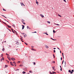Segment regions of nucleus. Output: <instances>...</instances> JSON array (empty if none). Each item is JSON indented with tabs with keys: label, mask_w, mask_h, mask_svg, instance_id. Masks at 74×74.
I'll return each instance as SVG.
<instances>
[{
	"label": "nucleus",
	"mask_w": 74,
	"mask_h": 74,
	"mask_svg": "<svg viewBox=\"0 0 74 74\" xmlns=\"http://www.w3.org/2000/svg\"><path fill=\"white\" fill-rule=\"evenodd\" d=\"M2 22L3 23H4V24H5V25H6L8 27H9V28H11V26H10L9 25H7V24H6L5 23L3 22V21H2Z\"/></svg>",
	"instance_id": "f257e3e1"
},
{
	"label": "nucleus",
	"mask_w": 74,
	"mask_h": 74,
	"mask_svg": "<svg viewBox=\"0 0 74 74\" xmlns=\"http://www.w3.org/2000/svg\"><path fill=\"white\" fill-rule=\"evenodd\" d=\"M11 59L13 61H14V60H15V58H11Z\"/></svg>",
	"instance_id": "f03ea898"
},
{
	"label": "nucleus",
	"mask_w": 74,
	"mask_h": 74,
	"mask_svg": "<svg viewBox=\"0 0 74 74\" xmlns=\"http://www.w3.org/2000/svg\"><path fill=\"white\" fill-rule=\"evenodd\" d=\"M7 58L9 59V60L10 61H11V58H10V57L8 56Z\"/></svg>",
	"instance_id": "7ed1b4c3"
},
{
	"label": "nucleus",
	"mask_w": 74,
	"mask_h": 74,
	"mask_svg": "<svg viewBox=\"0 0 74 74\" xmlns=\"http://www.w3.org/2000/svg\"><path fill=\"white\" fill-rule=\"evenodd\" d=\"M22 30H23V29H24V28H25V25H22Z\"/></svg>",
	"instance_id": "20e7f679"
},
{
	"label": "nucleus",
	"mask_w": 74,
	"mask_h": 74,
	"mask_svg": "<svg viewBox=\"0 0 74 74\" xmlns=\"http://www.w3.org/2000/svg\"><path fill=\"white\" fill-rule=\"evenodd\" d=\"M10 65H11V66H14V64L12 63V62H10Z\"/></svg>",
	"instance_id": "39448f33"
},
{
	"label": "nucleus",
	"mask_w": 74,
	"mask_h": 74,
	"mask_svg": "<svg viewBox=\"0 0 74 74\" xmlns=\"http://www.w3.org/2000/svg\"><path fill=\"white\" fill-rule=\"evenodd\" d=\"M40 16H41L42 18H44V16L42 14H40Z\"/></svg>",
	"instance_id": "423d86ee"
},
{
	"label": "nucleus",
	"mask_w": 74,
	"mask_h": 74,
	"mask_svg": "<svg viewBox=\"0 0 74 74\" xmlns=\"http://www.w3.org/2000/svg\"><path fill=\"white\" fill-rule=\"evenodd\" d=\"M45 45V47L47 48V49H48V48H49V47H48V46Z\"/></svg>",
	"instance_id": "0eeeda50"
},
{
	"label": "nucleus",
	"mask_w": 74,
	"mask_h": 74,
	"mask_svg": "<svg viewBox=\"0 0 74 74\" xmlns=\"http://www.w3.org/2000/svg\"><path fill=\"white\" fill-rule=\"evenodd\" d=\"M23 36L25 38L26 37H27V35L26 34H25V35H23Z\"/></svg>",
	"instance_id": "6e6552de"
},
{
	"label": "nucleus",
	"mask_w": 74,
	"mask_h": 74,
	"mask_svg": "<svg viewBox=\"0 0 74 74\" xmlns=\"http://www.w3.org/2000/svg\"><path fill=\"white\" fill-rule=\"evenodd\" d=\"M22 23H23L24 25H26V23L23 21H22Z\"/></svg>",
	"instance_id": "1a4fd4ad"
},
{
	"label": "nucleus",
	"mask_w": 74,
	"mask_h": 74,
	"mask_svg": "<svg viewBox=\"0 0 74 74\" xmlns=\"http://www.w3.org/2000/svg\"><path fill=\"white\" fill-rule=\"evenodd\" d=\"M32 51H36V50L35 49H34L33 48H32Z\"/></svg>",
	"instance_id": "9d476101"
},
{
	"label": "nucleus",
	"mask_w": 74,
	"mask_h": 74,
	"mask_svg": "<svg viewBox=\"0 0 74 74\" xmlns=\"http://www.w3.org/2000/svg\"><path fill=\"white\" fill-rule=\"evenodd\" d=\"M21 6H23V3H21Z\"/></svg>",
	"instance_id": "9b49d317"
},
{
	"label": "nucleus",
	"mask_w": 74,
	"mask_h": 74,
	"mask_svg": "<svg viewBox=\"0 0 74 74\" xmlns=\"http://www.w3.org/2000/svg\"><path fill=\"white\" fill-rule=\"evenodd\" d=\"M8 66V65H5V68H7V67Z\"/></svg>",
	"instance_id": "f8f14e48"
},
{
	"label": "nucleus",
	"mask_w": 74,
	"mask_h": 74,
	"mask_svg": "<svg viewBox=\"0 0 74 74\" xmlns=\"http://www.w3.org/2000/svg\"><path fill=\"white\" fill-rule=\"evenodd\" d=\"M23 74H26V72L25 71H23L22 72Z\"/></svg>",
	"instance_id": "ddd939ff"
},
{
	"label": "nucleus",
	"mask_w": 74,
	"mask_h": 74,
	"mask_svg": "<svg viewBox=\"0 0 74 74\" xmlns=\"http://www.w3.org/2000/svg\"><path fill=\"white\" fill-rule=\"evenodd\" d=\"M52 73H53V74H55H55H56V73L54 71H53Z\"/></svg>",
	"instance_id": "4468645a"
},
{
	"label": "nucleus",
	"mask_w": 74,
	"mask_h": 74,
	"mask_svg": "<svg viewBox=\"0 0 74 74\" xmlns=\"http://www.w3.org/2000/svg\"><path fill=\"white\" fill-rule=\"evenodd\" d=\"M36 3L37 4H38V1H37V0H36Z\"/></svg>",
	"instance_id": "2eb2a0df"
},
{
	"label": "nucleus",
	"mask_w": 74,
	"mask_h": 74,
	"mask_svg": "<svg viewBox=\"0 0 74 74\" xmlns=\"http://www.w3.org/2000/svg\"><path fill=\"white\" fill-rule=\"evenodd\" d=\"M19 42H17L16 43V44H17V45H19Z\"/></svg>",
	"instance_id": "dca6fc26"
},
{
	"label": "nucleus",
	"mask_w": 74,
	"mask_h": 74,
	"mask_svg": "<svg viewBox=\"0 0 74 74\" xmlns=\"http://www.w3.org/2000/svg\"><path fill=\"white\" fill-rule=\"evenodd\" d=\"M6 29H8V30H9V31H10V32H11V30H10V29H8V28L6 27Z\"/></svg>",
	"instance_id": "f3484780"
},
{
	"label": "nucleus",
	"mask_w": 74,
	"mask_h": 74,
	"mask_svg": "<svg viewBox=\"0 0 74 74\" xmlns=\"http://www.w3.org/2000/svg\"><path fill=\"white\" fill-rule=\"evenodd\" d=\"M14 32H15V33H16V34H18V33H17V32H16V31L15 30H14Z\"/></svg>",
	"instance_id": "a211bd4d"
},
{
	"label": "nucleus",
	"mask_w": 74,
	"mask_h": 74,
	"mask_svg": "<svg viewBox=\"0 0 74 74\" xmlns=\"http://www.w3.org/2000/svg\"><path fill=\"white\" fill-rule=\"evenodd\" d=\"M13 63H14V64H16V62H13Z\"/></svg>",
	"instance_id": "6ab92c4d"
},
{
	"label": "nucleus",
	"mask_w": 74,
	"mask_h": 74,
	"mask_svg": "<svg viewBox=\"0 0 74 74\" xmlns=\"http://www.w3.org/2000/svg\"><path fill=\"white\" fill-rule=\"evenodd\" d=\"M55 66H52V68L53 70H54V69H55L54 68H55Z\"/></svg>",
	"instance_id": "aec40b11"
},
{
	"label": "nucleus",
	"mask_w": 74,
	"mask_h": 74,
	"mask_svg": "<svg viewBox=\"0 0 74 74\" xmlns=\"http://www.w3.org/2000/svg\"><path fill=\"white\" fill-rule=\"evenodd\" d=\"M1 16H3V17H4V18H7L3 15H1Z\"/></svg>",
	"instance_id": "412c9836"
},
{
	"label": "nucleus",
	"mask_w": 74,
	"mask_h": 74,
	"mask_svg": "<svg viewBox=\"0 0 74 74\" xmlns=\"http://www.w3.org/2000/svg\"><path fill=\"white\" fill-rule=\"evenodd\" d=\"M5 50V49H4V48L3 47V49H2V51H4Z\"/></svg>",
	"instance_id": "4be33fe9"
},
{
	"label": "nucleus",
	"mask_w": 74,
	"mask_h": 74,
	"mask_svg": "<svg viewBox=\"0 0 74 74\" xmlns=\"http://www.w3.org/2000/svg\"><path fill=\"white\" fill-rule=\"evenodd\" d=\"M47 23H49V24H50L51 23V22L49 21H47Z\"/></svg>",
	"instance_id": "5701e85b"
},
{
	"label": "nucleus",
	"mask_w": 74,
	"mask_h": 74,
	"mask_svg": "<svg viewBox=\"0 0 74 74\" xmlns=\"http://www.w3.org/2000/svg\"><path fill=\"white\" fill-rule=\"evenodd\" d=\"M3 11H6V10L5 9H4V8H3Z\"/></svg>",
	"instance_id": "b1692460"
},
{
	"label": "nucleus",
	"mask_w": 74,
	"mask_h": 74,
	"mask_svg": "<svg viewBox=\"0 0 74 74\" xmlns=\"http://www.w3.org/2000/svg\"><path fill=\"white\" fill-rule=\"evenodd\" d=\"M71 71L70 70H69V71H68L69 73H71Z\"/></svg>",
	"instance_id": "393cba45"
},
{
	"label": "nucleus",
	"mask_w": 74,
	"mask_h": 74,
	"mask_svg": "<svg viewBox=\"0 0 74 74\" xmlns=\"http://www.w3.org/2000/svg\"><path fill=\"white\" fill-rule=\"evenodd\" d=\"M53 33H55V30H53Z\"/></svg>",
	"instance_id": "a878e982"
},
{
	"label": "nucleus",
	"mask_w": 74,
	"mask_h": 74,
	"mask_svg": "<svg viewBox=\"0 0 74 74\" xmlns=\"http://www.w3.org/2000/svg\"><path fill=\"white\" fill-rule=\"evenodd\" d=\"M24 43L26 45H27L28 44H27V43H26V42H25Z\"/></svg>",
	"instance_id": "bb28decb"
},
{
	"label": "nucleus",
	"mask_w": 74,
	"mask_h": 74,
	"mask_svg": "<svg viewBox=\"0 0 74 74\" xmlns=\"http://www.w3.org/2000/svg\"><path fill=\"white\" fill-rule=\"evenodd\" d=\"M52 63H55V61H53L52 62Z\"/></svg>",
	"instance_id": "cd10ccee"
},
{
	"label": "nucleus",
	"mask_w": 74,
	"mask_h": 74,
	"mask_svg": "<svg viewBox=\"0 0 74 74\" xmlns=\"http://www.w3.org/2000/svg\"><path fill=\"white\" fill-rule=\"evenodd\" d=\"M49 73L50 74H53V73H52V72H51V71H50L49 72Z\"/></svg>",
	"instance_id": "c85d7f7f"
},
{
	"label": "nucleus",
	"mask_w": 74,
	"mask_h": 74,
	"mask_svg": "<svg viewBox=\"0 0 74 74\" xmlns=\"http://www.w3.org/2000/svg\"><path fill=\"white\" fill-rule=\"evenodd\" d=\"M51 38V40H53V41H55V39H53V38Z\"/></svg>",
	"instance_id": "c756f323"
},
{
	"label": "nucleus",
	"mask_w": 74,
	"mask_h": 74,
	"mask_svg": "<svg viewBox=\"0 0 74 74\" xmlns=\"http://www.w3.org/2000/svg\"><path fill=\"white\" fill-rule=\"evenodd\" d=\"M29 73H33V72H32V71H29Z\"/></svg>",
	"instance_id": "7c9ffc66"
},
{
	"label": "nucleus",
	"mask_w": 74,
	"mask_h": 74,
	"mask_svg": "<svg viewBox=\"0 0 74 74\" xmlns=\"http://www.w3.org/2000/svg\"><path fill=\"white\" fill-rule=\"evenodd\" d=\"M45 34H46V35H47V36H48V35H49L48 34H47V32H45Z\"/></svg>",
	"instance_id": "2f4dec72"
},
{
	"label": "nucleus",
	"mask_w": 74,
	"mask_h": 74,
	"mask_svg": "<svg viewBox=\"0 0 74 74\" xmlns=\"http://www.w3.org/2000/svg\"><path fill=\"white\" fill-rule=\"evenodd\" d=\"M3 58H1V62H2V60H3Z\"/></svg>",
	"instance_id": "473e14b6"
},
{
	"label": "nucleus",
	"mask_w": 74,
	"mask_h": 74,
	"mask_svg": "<svg viewBox=\"0 0 74 74\" xmlns=\"http://www.w3.org/2000/svg\"><path fill=\"white\" fill-rule=\"evenodd\" d=\"M58 15L59 16H60V17H62V16H61L60 14H58Z\"/></svg>",
	"instance_id": "72a5a7b5"
},
{
	"label": "nucleus",
	"mask_w": 74,
	"mask_h": 74,
	"mask_svg": "<svg viewBox=\"0 0 74 74\" xmlns=\"http://www.w3.org/2000/svg\"><path fill=\"white\" fill-rule=\"evenodd\" d=\"M2 58H3V60H4V57H2Z\"/></svg>",
	"instance_id": "f704fd0d"
},
{
	"label": "nucleus",
	"mask_w": 74,
	"mask_h": 74,
	"mask_svg": "<svg viewBox=\"0 0 74 74\" xmlns=\"http://www.w3.org/2000/svg\"><path fill=\"white\" fill-rule=\"evenodd\" d=\"M56 25H57V26H60V25L58 24H56Z\"/></svg>",
	"instance_id": "c9c22d12"
},
{
	"label": "nucleus",
	"mask_w": 74,
	"mask_h": 74,
	"mask_svg": "<svg viewBox=\"0 0 74 74\" xmlns=\"http://www.w3.org/2000/svg\"><path fill=\"white\" fill-rule=\"evenodd\" d=\"M37 33V32H36V31H35V32H32V33Z\"/></svg>",
	"instance_id": "e433bc0d"
},
{
	"label": "nucleus",
	"mask_w": 74,
	"mask_h": 74,
	"mask_svg": "<svg viewBox=\"0 0 74 74\" xmlns=\"http://www.w3.org/2000/svg\"><path fill=\"white\" fill-rule=\"evenodd\" d=\"M53 52L54 53H55V52H56V51H55V50H53Z\"/></svg>",
	"instance_id": "4c0bfd02"
},
{
	"label": "nucleus",
	"mask_w": 74,
	"mask_h": 74,
	"mask_svg": "<svg viewBox=\"0 0 74 74\" xmlns=\"http://www.w3.org/2000/svg\"><path fill=\"white\" fill-rule=\"evenodd\" d=\"M63 63H64V60H63L62 61V64H63Z\"/></svg>",
	"instance_id": "58836bf2"
},
{
	"label": "nucleus",
	"mask_w": 74,
	"mask_h": 74,
	"mask_svg": "<svg viewBox=\"0 0 74 74\" xmlns=\"http://www.w3.org/2000/svg\"><path fill=\"white\" fill-rule=\"evenodd\" d=\"M60 71H62V68H60Z\"/></svg>",
	"instance_id": "ea45409f"
},
{
	"label": "nucleus",
	"mask_w": 74,
	"mask_h": 74,
	"mask_svg": "<svg viewBox=\"0 0 74 74\" xmlns=\"http://www.w3.org/2000/svg\"><path fill=\"white\" fill-rule=\"evenodd\" d=\"M6 55H7V56H10V55H8L7 53H6Z\"/></svg>",
	"instance_id": "a19ab883"
},
{
	"label": "nucleus",
	"mask_w": 74,
	"mask_h": 74,
	"mask_svg": "<svg viewBox=\"0 0 74 74\" xmlns=\"http://www.w3.org/2000/svg\"><path fill=\"white\" fill-rule=\"evenodd\" d=\"M18 62H17V63H21V61H18Z\"/></svg>",
	"instance_id": "79ce46f5"
},
{
	"label": "nucleus",
	"mask_w": 74,
	"mask_h": 74,
	"mask_svg": "<svg viewBox=\"0 0 74 74\" xmlns=\"http://www.w3.org/2000/svg\"><path fill=\"white\" fill-rule=\"evenodd\" d=\"M71 71L72 72H74V70L73 69L71 70Z\"/></svg>",
	"instance_id": "37998d69"
},
{
	"label": "nucleus",
	"mask_w": 74,
	"mask_h": 74,
	"mask_svg": "<svg viewBox=\"0 0 74 74\" xmlns=\"http://www.w3.org/2000/svg\"><path fill=\"white\" fill-rule=\"evenodd\" d=\"M27 29H28V28L29 27V26H27Z\"/></svg>",
	"instance_id": "c03bdc74"
},
{
	"label": "nucleus",
	"mask_w": 74,
	"mask_h": 74,
	"mask_svg": "<svg viewBox=\"0 0 74 74\" xmlns=\"http://www.w3.org/2000/svg\"><path fill=\"white\" fill-rule=\"evenodd\" d=\"M6 61H7V62H8V63H9V61L7 60H6Z\"/></svg>",
	"instance_id": "a18cd8bd"
},
{
	"label": "nucleus",
	"mask_w": 74,
	"mask_h": 74,
	"mask_svg": "<svg viewBox=\"0 0 74 74\" xmlns=\"http://www.w3.org/2000/svg\"><path fill=\"white\" fill-rule=\"evenodd\" d=\"M12 32L13 33H14V34H15V32H14L13 30H12Z\"/></svg>",
	"instance_id": "49530a36"
},
{
	"label": "nucleus",
	"mask_w": 74,
	"mask_h": 74,
	"mask_svg": "<svg viewBox=\"0 0 74 74\" xmlns=\"http://www.w3.org/2000/svg\"><path fill=\"white\" fill-rule=\"evenodd\" d=\"M16 71H17V70H18V71H19V69H16Z\"/></svg>",
	"instance_id": "de8ad7c7"
},
{
	"label": "nucleus",
	"mask_w": 74,
	"mask_h": 74,
	"mask_svg": "<svg viewBox=\"0 0 74 74\" xmlns=\"http://www.w3.org/2000/svg\"><path fill=\"white\" fill-rule=\"evenodd\" d=\"M19 66L20 67H22V66H23V65H19Z\"/></svg>",
	"instance_id": "09e8293b"
},
{
	"label": "nucleus",
	"mask_w": 74,
	"mask_h": 74,
	"mask_svg": "<svg viewBox=\"0 0 74 74\" xmlns=\"http://www.w3.org/2000/svg\"><path fill=\"white\" fill-rule=\"evenodd\" d=\"M34 65H35L36 64V62H34Z\"/></svg>",
	"instance_id": "8fccbe9b"
},
{
	"label": "nucleus",
	"mask_w": 74,
	"mask_h": 74,
	"mask_svg": "<svg viewBox=\"0 0 74 74\" xmlns=\"http://www.w3.org/2000/svg\"><path fill=\"white\" fill-rule=\"evenodd\" d=\"M70 73V74H73V72H71Z\"/></svg>",
	"instance_id": "3c124183"
},
{
	"label": "nucleus",
	"mask_w": 74,
	"mask_h": 74,
	"mask_svg": "<svg viewBox=\"0 0 74 74\" xmlns=\"http://www.w3.org/2000/svg\"><path fill=\"white\" fill-rule=\"evenodd\" d=\"M64 63H65V65H66V61H64Z\"/></svg>",
	"instance_id": "603ef678"
},
{
	"label": "nucleus",
	"mask_w": 74,
	"mask_h": 74,
	"mask_svg": "<svg viewBox=\"0 0 74 74\" xmlns=\"http://www.w3.org/2000/svg\"><path fill=\"white\" fill-rule=\"evenodd\" d=\"M1 56H3V54H2L1 55Z\"/></svg>",
	"instance_id": "864d4df0"
},
{
	"label": "nucleus",
	"mask_w": 74,
	"mask_h": 74,
	"mask_svg": "<svg viewBox=\"0 0 74 74\" xmlns=\"http://www.w3.org/2000/svg\"><path fill=\"white\" fill-rule=\"evenodd\" d=\"M63 1H64V2H66V0H63Z\"/></svg>",
	"instance_id": "5fc2aeb1"
},
{
	"label": "nucleus",
	"mask_w": 74,
	"mask_h": 74,
	"mask_svg": "<svg viewBox=\"0 0 74 74\" xmlns=\"http://www.w3.org/2000/svg\"><path fill=\"white\" fill-rule=\"evenodd\" d=\"M61 60H62V57L61 58Z\"/></svg>",
	"instance_id": "6e6d98bb"
},
{
	"label": "nucleus",
	"mask_w": 74,
	"mask_h": 74,
	"mask_svg": "<svg viewBox=\"0 0 74 74\" xmlns=\"http://www.w3.org/2000/svg\"><path fill=\"white\" fill-rule=\"evenodd\" d=\"M21 40V41L22 42H24V41H23L22 40Z\"/></svg>",
	"instance_id": "4d7b16f0"
},
{
	"label": "nucleus",
	"mask_w": 74,
	"mask_h": 74,
	"mask_svg": "<svg viewBox=\"0 0 74 74\" xmlns=\"http://www.w3.org/2000/svg\"><path fill=\"white\" fill-rule=\"evenodd\" d=\"M14 25H12L13 26H14V27H15V26H15V25L13 24Z\"/></svg>",
	"instance_id": "13d9d810"
},
{
	"label": "nucleus",
	"mask_w": 74,
	"mask_h": 74,
	"mask_svg": "<svg viewBox=\"0 0 74 74\" xmlns=\"http://www.w3.org/2000/svg\"><path fill=\"white\" fill-rule=\"evenodd\" d=\"M57 49H59V50H60V49H59V48L57 47Z\"/></svg>",
	"instance_id": "bf43d9fd"
},
{
	"label": "nucleus",
	"mask_w": 74,
	"mask_h": 74,
	"mask_svg": "<svg viewBox=\"0 0 74 74\" xmlns=\"http://www.w3.org/2000/svg\"><path fill=\"white\" fill-rule=\"evenodd\" d=\"M31 47H32V48H34V46H32Z\"/></svg>",
	"instance_id": "052dcab7"
},
{
	"label": "nucleus",
	"mask_w": 74,
	"mask_h": 74,
	"mask_svg": "<svg viewBox=\"0 0 74 74\" xmlns=\"http://www.w3.org/2000/svg\"><path fill=\"white\" fill-rule=\"evenodd\" d=\"M60 53H62V51L60 50Z\"/></svg>",
	"instance_id": "680f3d73"
},
{
	"label": "nucleus",
	"mask_w": 74,
	"mask_h": 74,
	"mask_svg": "<svg viewBox=\"0 0 74 74\" xmlns=\"http://www.w3.org/2000/svg\"><path fill=\"white\" fill-rule=\"evenodd\" d=\"M53 49H56V48H53Z\"/></svg>",
	"instance_id": "e2e57ef3"
},
{
	"label": "nucleus",
	"mask_w": 74,
	"mask_h": 74,
	"mask_svg": "<svg viewBox=\"0 0 74 74\" xmlns=\"http://www.w3.org/2000/svg\"><path fill=\"white\" fill-rule=\"evenodd\" d=\"M20 39H21V40H23V39H22V38H20Z\"/></svg>",
	"instance_id": "0e129e2a"
},
{
	"label": "nucleus",
	"mask_w": 74,
	"mask_h": 74,
	"mask_svg": "<svg viewBox=\"0 0 74 74\" xmlns=\"http://www.w3.org/2000/svg\"><path fill=\"white\" fill-rule=\"evenodd\" d=\"M25 34V33H22V34Z\"/></svg>",
	"instance_id": "69168bd1"
},
{
	"label": "nucleus",
	"mask_w": 74,
	"mask_h": 74,
	"mask_svg": "<svg viewBox=\"0 0 74 74\" xmlns=\"http://www.w3.org/2000/svg\"><path fill=\"white\" fill-rule=\"evenodd\" d=\"M6 21L7 22H8L9 23V22L8 21H7V20Z\"/></svg>",
	"instance_id": "338daca9"
},
{
	"label": "nucleus",
	"mask_w": 74,
	"mask_h": 74,
	"mask_svg": "<svg viewBox=\"0 0 74 74\" xmlns=\"http://www.w3.org/2000/svg\"><path fill=\"white\" fill-rule=\"evenodd\" d=\"M23 5L24 6H25V5H24V4H23Z\"/></svg>",
	"instance_id": "774afa93"
}]
</instances>
